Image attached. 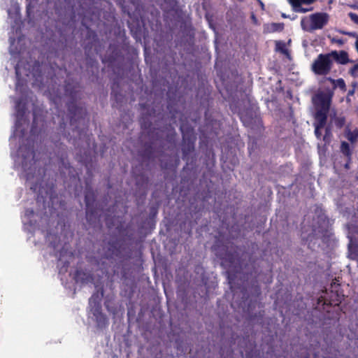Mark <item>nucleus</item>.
Wrapping results in <instances>:
<instances>
[{
  "label": "nucleus",
  "mask_w": 358,
  "mask_h": 358,
  "mask_svg": "<svg viewBox=\"0 0 358 358\" xmlns=\"http://www.w3.org/2000/svg\"><path fill=\"white\" fill-rule=\"evenodd\" d=\"M333 92L331 91L319 92L313 98V103L316 110L315 134L317 138L321 136L320 128L326 122L327 114L329 111Z\"/></svg>",
  "instance_id": "obj_1"
},
{
  "label": "nucleus",
  "mask_w": 358,
  "mask_h": 358,
  "mask_svg": "<svg viewBox=\"0 0 358 358\" xmlns=\"http://www.w3.org/2000/svg\"><path fill=\"white\" fill-rule=\"evenodd\" d=\"M328 21L329 15L327 13H317L303 17L301 21V26L303 30L311 32L323 28Z\"/></svg>",
  "instance_id": "obj_2"
},
{
  "label": "nucleus",
  "mask_w": 358,
  "mask_h": 358,
  "mask_svg": "<svg viewBox=\"0 0 358 358\" xmlns=\"http://www.w3.org/2000/svg\"><path fill=\"white\" fill-rule=\"evenodd\" d=\"M331 55L320 54L312 64L313 71L319 75L327 74L331 67Z\"/></svg>",
  "instance_id": "obj_3"
},
{
  "label": "nucleus",
  "mask_w": 358,
  "mask_h": 358,
  "mask_svg": "<svg viewBox=\"0 0 358 358\" xmlns=\"http://www.w3.org/2000/svg\"><path fill=\"white\" fill-rule=\"evenodd\" d=\"M290 4L292 6L293 9L295 12L306 13L311 10V8H304L301 7L302 4H310L315 0H288Z\"/></svg>",
  "instance_id": "obj_4"
},
{
  "label": "nucleus",
  "mask_w": 358,
  "mask_h": 358,
  "mask_svg": "<svg viewBox=\"0 0 358 358\" xmlns=\"http://www.w3.org/2000/svg\"><path fill=\"white\" fill-rule=\"evenodd\" d=\"M330 55H331V58L333 57L340 64H345L348 62V54L344 51L340 52L334 51Z\"/></svg>",
  "instance_id": "obj_5"
},
{
  "label": "nucleus",
  "mask_w": 358,
  "mask_h": 358,
  "mask_svg": "<svg viewBox=\"0 0 358 358\" xmlns=\"http://www.w3.org/2000/svg\"><path fill=\"white\" fill-rule=\"evenodd\" d=\"M284 24L282 23H271L265 26V29L268 32L280 31L283 29Z\"/></svg>",
  "instance_id": "obj_6"
},
{
  "label": "nucleus",
  "mask_w": 358,
  "mask_h": 358,
  "mask_svg": "<svg viewBox=\"0 0 358 358\" xmlns=\"http://www.w3.org/2000/svg\"><path fill=\"white\" fill-rule=\"evenodd\" d=\"M15 71H16V75L17 77V83L16 84V89H17V90H18L20 88V82L21 79H23L22 76H23V74L25 73L26 71L20 65L18 64L15 67Z\"/></svg>",
  "instance_id": "obj_7"
},
{
  "label": "nucleus",
  "mask_w": 358,
  "mask_h": 358,
  "mask_svg": "<svg viewBox=\"0 0 358 358\" xmlns=\"http://www.w3.org/2000/svg\"><path fill=\"white\" fill-rule=\"evenodd\" d=\"M327 80L331 82V83L334 85V87H339L345 90V84L343 79L333 80L331 78H328Z\"/></svg>",
  "instance_id": "obj_8"
},
{
  "label": "nucleus",
  "mask_w": 358,
  "mask_h": 358,
  "mask_svg": "<svg viewBox=\"0 0 358 358\" xmlns=\"http://www.w3.org/2000/svg\"><path fill=\"white\" fill-rule=\"evenodd\" d=\"M341 148L343 154H345V155H350V148L348 143L345 142L342 143Z\"/></svg>",
  "instance_id": "obj_9"
},
{
  "label": "nucleus",
  "mask_w": 358,
  "mask_h": 358,
  "mask_svg": "<svg viewBox=\"0 0 358 358\" xmlns=\"http://www.w3.org/2000/svg\"><path fill=\"white\" fill-rule=\"evenodd\" d=\"M350 73L353 77L358 76V64L354 65L350 69Z\"/></svg>",
  "instance_id": "obj_10"
},
{
  "label": "nucleus",
  "mask_w": 358,
  "mask_h": 358,
  "mask_svg": "<svg viewBox=\"0 0 358 358\" xmlns=\"http://www.w3.org/2000/svg\"><path fill=\"white\" fill-rule=\"evenodd\" d=\"M358 137V130H355L352 133H350L348 134V139L353 141L355 138Z\"/></svg>",
  "instance_id": "obj_11"
},
{
  "label": "nucleus",
  "mask_w": 358,
  "mask_h": 358,
  "mask_svg": "<svg viewBox=\"0 0 358 358\" xmlns=\"http://www.w3.org/2000/svg\"><path fill=\"white\" fill-rule=\"evenodd\" d=\"M349 16L350 17V19L357 24H358V15L355 14V13H349Z\"/></svg>",
  "instance_id": "obj_12"
},
{
  "label": "nucleus",
  "mask_w": 358,
  "mask_h": 358,
  "mask_svg": "<svg viewBox=\"0 0 358 358\" xmlns=\"http://www.w3.org/2000/svg\"><path fill=\"white\" fill-rule=\"evenodd\" d=\"M284 43L281 42H277L276 43V49L278 50H280L282 52H285V50H284Z\"/></svg>",
  "instance_id": "obj_13"
},
{
  "label": "nucleus",
  "mask_w": 358,
  "mask_h": 358,
  "mask_svg": "<svg viewBox=\"0 0 358 358\" xmlns=\"http://www.w3.org/2000/svg\"><path fill=\"white\" fill-rule=\"evenodd\" d=\"M331 41L333 43H337V44H338L340 45H343L344 43L343 40L339 39V38H331Z\"/></svg>",
  "instance_id": "obj_14"
},
{
  "label": "nucleus",
  "mask_w": 358,
  "mask_h": 358,
  "mask_svg": "<svg viewBox=\"0 0 358 358\" xmlns=\"http://www.w3.org/2000/svg\"><path fill=\"white\" fill-rule=\"evenodd\" d=\"M13 15H14L13 17L15 18V20H16L17 15H18V6L16 4H15L13 6Z\"/></svg>",
  "instance_id": "obj_15"
},
{
  "label": "nucleus",
  "mask_w": 358,
  "mask_h": 358,
  "mask_svg": "<svg viewBox=\"0 0 358 358\" xmlns=\"http://www.w3.org/2000/svg\"><path fill=\"white\" fill-rule=\"evenodd\" d=\"M22 157H23V158H24V162H22V166L24 167V166H27V162H26V160L27 159V158H28V157H27V156H25V157H24V155H22Z\"/></svg>",
  "instance_id": "obj_16"
},
{
  "label": "nucleus",
  "mask_w": 358,
  "mask_h": 358,
  "mask_svg": "<svg viewBox=\"0 0 358 358\" xmlns=\"http://www.w3.org/2000/svg\"><path fill=\"white\" fill-rule=\"evenodd\" d=\"M27 157L28 158H32L33 157V153L31 150H29L27 152Z\"/></svg>",
  "instance_id": "obj_17"
},
{
  "label": "nucleus",
  "mask_w": 358,
  "mask_h": 358,
  "mask_svg": "<svg viewBox=\"0 0 358 358\" xmlns=\"http://www.w3.org/2000/svg\"><path fill=\"white\" fill-rule=\"evenodd\" d=\"M354 92H355V90H350V91L348 92V95H349V96H352V95H353V94H354Z\"/></svg>",
  "instance_id": "obj_18"
},
{
  "label": "nucleus",
  "mask_w": 358,
  "mask_h": 358,
  "mask_svg": "<svg viewBox=\"0 0 358 358\" xmlns=\"http://www.w3.org/2000/svg\"><path fill=\"white\" fill-rule=\"evenodd\" d=\"M94 301V296L92 298L90 299V303L92 304V303Z\"/></svg>",
  "instance_id": "obj_19"
},
{
  "label": "nucleus",
  "mask_w": 358,
  "mask_h": 358,
  "mask_svg": "<svg viewBox=\"0 0 358 358\" xmlns=\"http://www.w3.org/2000/svg\"><path fill=\"white\" fill-rule=\"evenodd\" d=\"M21 103H17L16 107L20 109Z\"/></svg>",
  "instance_id": "obj_20"
},
{
  "label": "nucleus",
  "mask_w": 358,
  "mask_h": 358,
  "mask_svg": "<svg viewBox=\"0 0 358 358\" xmlns=\"http://www.w3.org/2000/svg\"><path fill=\"white\" fill-rule=\"evenodd\" d=\"M27 13L29 15L30 14V7L29 6H28V8H27Z\"/></svg>",
  "instance_id": "obj_21"
},
{
  "label": "nucleus",
  "mask_w": 358,
  "mask_h": 358,
  "mask_svg": "<svg viewBox=\"0 0 358 358\" xmlns=\"http://www.w3.org/2000/svg\"><path fill=\"white\" fill-rule=\"evenodd\" d=\"M8 15H9V16H10V15H11V12H10V10H8Z\"/></svg>",
  "instance_id": "obj_22"
},
{
  "label": "nucleus",
  "mask_w": 358,
  "mask_h": 358,
  "mask_svg": "<svg viewBox=\"0 0 358 358\" xmlns=\"http://www.w3.org/2000/svg\"><path fill=\"white\" fill-rule=\"evenodd\" d=\"M25 74H26L27 77H28V78H29V77H30V73H25Z\"/></svg>",
  "instance_id": "obj_23"
},
{
  "label": "nucleus",
  "mask_w": 358,
  "mask_h": 358,
  "mask_svg": "<svg viewBox=\"0 0 358 358\" xmlns=\"http://www.w3.org/2000/svg\"><path fill=\"white\" fill-rule=\"evenodd\" d=\"M260 4H261L262 8H263V7H264L263 3L260 2Z\"/></svg>",
  "instance_id": "obj_24"
},
{
  "label": "nucleus",
  "mask_w": 358,
  "mask_h": 358,
  "mask_svg": "<svg viewBox=\"0 0 358 358\" xmlns=\"http://www.w3.org/2000/svg\"><path fill=\"white\" fill-rule=\"evenodd\" d=\"M282 17H287L286 15L282 14Z\"/></svg>",
  "instance_id": "obj_25"
},
{
  "label": "nucleus",
  "mask_w": 358,
  "mask_h": 358,
  "mask_svg": "<svg viewBox=\"0 0 358 358\" xmlns=\"http://www.w3.org/2000/svg\"><path fill=\"white\" fill-rule=\"evenodd\" d=\"M22 150H20L19 157L20 156Z\"/></svg>",
  "instance_id": "obj_26"
},
{
  "label": "nucleus",
  "mask_w": 358,
  "mask_h": 358,
  "mask_svg": "<svg viewBox=\"0 0 358 358\" xmlns=\"http://www.w3.org/2000/svg\"><path fill=\"white\" fill-rule=\"evenodd\" d=\"M354 8L358 10V6H354Z\"/></svg>",
  "instance_id": "obj_27"
}]
</instances>
